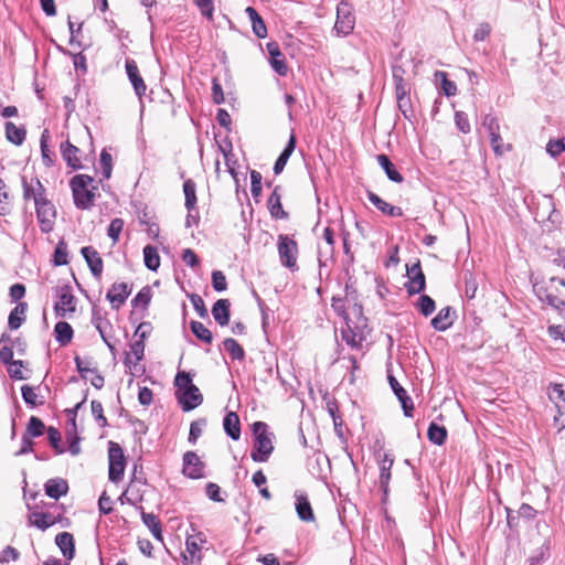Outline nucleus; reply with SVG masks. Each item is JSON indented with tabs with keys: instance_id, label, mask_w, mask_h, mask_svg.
I'll return each instance as SVG.
<instances>
[{
	"instance_id": "obj_1",
	"label": "nucleus",
	"mask_w": 565,
	"mask_h": 565,
	"mask_svg": "<svg viewBox=\"0 0 565 565\" xmlns=\"http://www.w3.org/2000/svg\"><path fill=\"white\" fill-rule=\"evenodd\" d=\"M265 422H254L252 424V433L254 437V446L250 458L255 462H266L274 451V433L269 431Z\"/></svg>"
},
{
	"instance_id": "obj_2",
	"label": "nucleus",
	"mask_w": 565,
	"mask_h": 565,
	"mask_svg": "<svg viewBox=\"0 0 565 565\" xmlns=\"http://www.w3.org/2000/svg\"><path fill=\"white\" fill-rule=\"evenodd\" d=\"M94 182L88 174H76L70 181L74 204L79 210H89L94 205L96 188L88 189Z\"/></svg>"
},
{
	"instance_id": "obj_3",
	"label": "nucleus",
	"mask_w": 565,
	"mask_h": 565,
	"mask_svg": "<svg viewBox=\"0 0 565 565\" xmlns=\"http://www.w3.org/2000/svg\"><path fill=\"white\" fill-rule=\"evenodd\" d=\"M51 509L60 510L58 513H53L51 510L45 512L31 511L29 514V525H32L41 531H46L49 527L61 524L63 527L70 525V520L64 516L65 508L62 504L50 503Z\"/></svg>"
},
{
	"instance_id": "obj_4",
	"label": "nucleus",
	"mask_w": 565,
	"mask_h": 565,
	"mask_svg": "<svg viewBox=\"0 0 565 565\" xmlns=\"http://www.w3.org/2000/svg\"><path fill=\"white\" fill-rule=\"evenodd\" d=\"M126 458L121 446L115 441L108 443V479L110 482L118 483L122 480Z\"/></svg>"
},
{
	"instance_id": "obj_5",
	"label": "nucleus",
	"mask_w": 565,
	"mask_h": 565,
	"mask_svg": "<svg viewBox=\"0 0 565 565\" xmlns=\"http://www.w3.org/2000/svg\"><path fill=\"white\" fill-rule=\"evenodd\" d=\"M277 248L281 264L290 270L297 269V242L286 234H280L278 235Z\"/></svg>"
},
{
	"instance_id": "obj_6",
	"label": "nucleus",
	"mask_w": 565,
	"mask_h": 565,
	"mask_svg": "<svg viewBox=\"0 0 565 565\" xmlns=\"http://www.w3.org/2000/svg\"><path fill=\"white\" fill-rule=\"evenodd\" d=\"M55 295L57 297V301L54 303L56 317L65 318L67 313L72 315L76 311V298L68 284L57 287Z\"/></svg>"
},
{
	"instance_id": "obj_7",
	"label": "nucleus",
	"mask_w": 565,
	"mask_h": 565,
	"mask_svg": "<svg viewBox=\"0 0 565 565\" xmlns=\"http://www.w3.org/2000/svg\"><path fill=\"white\" fill-rule=\"evenodd\" d=\"M355 25V17L348 2L341 1L337 7L334 31L339 35H349Z\"/></svg>"
},
{
	"instance_id": "obj_8",
	"label": "nucleus",
	"mask_w": 565,
	"mask_h": 565,
	"mask_svg": "<svg viewBox=\"0 0 565 565\" xmlns=\"http://www.w3.org/2000/svg\"><path fill=\"white\" fill-rule=\"evenodd\" d=\"M36 218L42 233H50L54 228L56 209L51 201L35 205Z\"/></svg>"
},
{
	"instance_id": "obj_9",
	"label": "nucleus",
	"mask_w": 565,
	"mask_h": 565,
	"mask_svg": "<svg viewBox=\"0 0 565 565\" xmlns=\"http://www.w3.org/2000/svg\"><path fill=\"white\" fill-rule=\"evenodd\" d=\"M175 398L183 412H191L203 402V396L196 385H191L186 390L175 392Z\"/></svg>"
},
{
	"instance_id": "obj_10",
	"label": "nucleus",
	"mask_w": 565,
	"mask_h": 565,
	"mask_svg": "<svg viewBox=\"0 0 565 565\" xmlns=\"http://www.w3.org/2000/svg\"><path fill=\"white\" fill-rule=\"evenodd\" d=\"M204 462L193 451H186L183 455L182 472L190 479H200L204 477Z\"/></svg>"
},
{
	"instance_id": "obj_11",
	"label": "nucleus",
	"mask_w": 565,
	"mask_h": 565,
	"mask_svg": "<svg viewBox=\"0 0 565 565\" xmlns=\"http://www.w3.org/2000/svg\"><path fill=\"white\" fill-rule=\"evenodd\" d=\"M387 380L392 391L401 403L403 413L406 417H413L414 403L412 397L407 394L406 390L398 383L392 374L387 375Z\"/></svg>"
},
{
	"instance_id": "obj_12",
	"label": "nucleus",
	"mask_w": 565,
	"mask_h": 565,
	"mask_svg": "<svg viewBox=\"0 0 565 565\" xmlns=\"http://www.w3.org/2000/svg\"><path fill=\"white\" fill-rule=\"evenodd\" d=\"M125 68L130 84L134 87L135 94L141 100L142 96L146 94L147 86L142 76L139 73L138 65L135 60L127 58L125 62Z\"/></svg>"
},
{
	"instance_id": "obj_13",
	"label": "nucleus",
	"mask_w": 565,
	"mask_h": 565,
	"mask_svg": "<svg viewBox=\"0 0 565 565\" xmlns=\"http://www.w3.org/2000/svg\"><path fill=\"white\" fill-rule=\"evenodd\" d=\"M132 286L126 282H115L108 290L106 298L111 303L113 309L118 310L130 296Z\"/></svg>"
},
{
	"instance_id": "obj_14",
	"label": "nucleus",
	"mask_w": 565,
	"mask_h": 565,
	"mask_svg": "<svg viewBox=\"0 0 565 565\" xmlns=\"http://www.w3.org/2000/svg\"><path fill=\"white\" fill-rule=\"evenodd\" d=\"M269 54V64L271 68L280 76H286L288 66L277 42L271 41L266 44Z\"/></svg>"
},
{
	"instance_id": "obj_15",
	"label": "nucleus",
	"mask_w": 565,
	"mask_h": 565,
	"mask_svg": "<svg viewBox=\"0 0 565 565\" xmlns=\"http://www.w3.org/2000/svg\"><path fill=\"white\" fill-rule=\"evenodd\" d=\"M81 254L89 267L92 275L99 279L104 268V263L99 253L93 246H84L81 248Z\"/></svg>"
},
{
	"instance_id": "obj_16",
	"label": "nucleus",
	"mask_w": 565,
	"mask_h": 565,
	"mask_svg": "<svg viewBox=\"0 0 565 565\" xmlns=\"http://www.w3.org/2000/svg\"><path fill=\"white\" fill-rule=\"evenodd\" d=\"M456 310L452 307L447 306L440 309L439 312L430 320V324L436 331L444 332L454 324Z\"/></svg>"
},
{
	"instance_id": "obj_17",
	"label": "nucleus",
	"mask_w": 565,
	"mask_h": 565,
	"mask_svg": "<svg viewBox=\"0 0 565 565\" xmlns=\"http://www.w3.org/2000/svg\"><path fill=\"white\" fill-rule=\"evenodd\" d=\"M295 509L298 518L303 522H312L315 520V513L308 495L303 492H295Z\"/></svg>"
},
{
	"instance_id": "obj_18",
	"label": "nucleus",
	"mask_w": 565,
	"mask_h": 565,
	"mask_svg": "<svg viewBox=\"0 0 565 565\" xmlns=\"http://www.w3.org/2000/svg\"><path fill=\"white\" fill-rule=\"evenodd\" d=\"M60 151L62 154L63 160L66 162V164L72 168L73 170H81L84 168L82 164V161L77 157L79 152V148L71 143L68 140L65 142H62L60 146Z\"/></svg>"
},
{
	"instance_id": "obj_19",
	"label": "nucleus",
	"mask_w": 565,
	"mask_h": 565,
	"mask_svg": "<svg viewBox=\"0 0 565 565\" xmlns=\"http://www.w3.org/2000/svg\"><path fill=\"white\" fill-rule=\"evenodd\" d=\"M44 492L49 498L58 500L67 494L68 483L60 477L51 478L44 483Z\"/></svg>"
},
{
	"instance_id": "obj_20",
	"label": "nucleus",
	"mask_w": 565,
	"mask_h": 565,
	"mask_svg": "<svg viewBox=\"0 0 565 565\" xmlns=\"http://www.w3.org/2000/svg\"><path fill=\"white\" fill-rule=\"evenodd\" d=\"M280 189L281 188L279 185L275 186L270 196L268 198L267 206L273 218L287 220L289 214L282 209L281 195L279 193Z\"/></svg>"
},
{
	"instance_id": "obj_21",
	"label": "nucleus",
	"mask_w": 565,
	"mask_h": 565,
	"mask_svg": "<svg viewBox=\"0 0 565 565\" xmlns=\"http://www.w3.org/2000/svg\"><path fill=\"white\" fill-rule=\"evenodd\" d=\"M212 316L214 320L221 326H227L231 319V302L228 299H218L212 307Z\"/></svg>"
},
{
	"instance_id": "obj_22",
	"label": "nucleus",
	"mask_w": 565,
	"mask_h": 565,
	"mask_svg": "<svg viewBox=\"0 0 565 565\" xmlns=\"http://www.w3.org/2000/svg\"><path fill=\"white\" fill-rule=\"evenodd\" d=\"M367 199L379 211L385 215L393 217H399L403 215V210L399 206L391 205L372 191H367Z\"/></svg>"
},
{
	"instance_id": "obj_23",
	"label": "nucleus",
	"mask_w": 565,
	"mask_h": 565,
	"mask_svg": "<svg viewBox=\"0 0 565 565\" xmlns=\"http://www.w3.org/2000/svg\"><path fill=\"white\" fill-rule=\"evenodd\" d=\"M55 544L61 550L63 556L71 561L75 556V542L70 532H61L55 536Z\"/></svg>"
},
{
	"instance_id": "obj_24",
	"label": "nucleus",
	"mask_w": 565,
	"mask_h": 565,
	"mask_svg": "<svg viewBox=\"0 0 565 565\" xmlns=\"http://www.w3.org/2000/svg\"><path fill=\"white\" fill-rule=\"evenodd\" d=\"M296 143H297L296 136H295V134H291L284 150L280 152V154L278 156V158L275 161L273 170L276 175L281 173L282 170L285 169L290 156L292 154V152L296 149Z\"/></svg>"
},
{
	"instance_id": "obj_25",
	"label": "nucleus",
	"mask_w": 565,
	"mask_h": 565,
	"mask_svg": "<svg viewBox=\"0 0 565 565\" xmlns=\"http://www.w3.org/2000/svg\"><path fill=\"white\" fill-rule=\"evenodd\" d=\"M223 428L225 434L233 440L241 437V422L235 412H228L223 418Z\"/></svg>"
},
{
	"instance_id": "obj_26",
	"label": "nucleus",
	"mask_w": 565,
	"mask_h": 565,
	"mask_svg": "<svg viewBox=\"0 0 565 565\" xmlns=\"http://www.w3.org/2000/svg\"><path fill=\"white\" fill-rule=\"evenodd\" d=\"M245 12L250 20L253 33L259 39H265L267 36V26L264 19L253 7H247Z\"/></svg>"
},
{
	"instance_id": "obj_27",
	"label": "nucleus",
	"mask_w": 565,
	"mask_h": 565,
	"mask_svg": "<svg viewBox=\"0 0 565 565\" xmlns=\"http://www.w3.org/2000/svg\"><path fill=\"white\" fill-rule=\"evenodd\" d=\"M205 543V537L203 533H198L196 535L188 536L185 541V551L190 555L191 562L196 561L198 563L201 561V545Z\"/></svg>"
},
{
	"instance_id": "obj_28",
	"label": "nucleus",
	"mask_w": 565,
	"mask_h": 565,
	"mask_svg": "<svg viewBox=\"0 0 565 565\" xmlns=\"http://www.w3.org/2000/svg\"><path fill=\"white\" fill-rule=\"evenodd\" d=\"M139 509L141 511V520L143 524L149 529V531L151 532L156 540L162 542V527L158 516L153 513L145 512L142 507H140Z\"/></svg>"
},
{
	"instance_id": "obj_29",
	"label": "nucleus",
	"mask_w": 565,
	"mask_h": 565,
	"mask_svg": "<svg viewBox=\"0 0 565 565\" xmlns=\"http://www.w3.org/2000/svg\"><path fill=\"white\" fill-rule=\"evenodd\" d=\"M377 162L381 166V168L384 170L386 177L388 180L395 182V183H402L404 178L399 173V171L396 169L392 160L387 154H379L377 156Z\"/></svg>"
},
{
	"instance_id": "obj_30",
	"label": "nucleus",
	"mask_w": 565,
	"mask_h": 565,
	"mask_svg": "<svg viewBox=\"0 0 565 565\" xmlns=\"http://www.w3.org/2000/svg\"><path fill=\"white\" fill-rule=\"evenodd\" d=\"M28 310V303L20 301L11 310L8 318V326L11 330L19 329L25 320V312Z\"/></svg>"
},
{
	"instance_id": "obj_31",
	"label": "nucleus",
	"mask_w": 565,
	"mask_h": 565,
	"mask_svg": "<svg viewBox=\"0 0 565 565\" xmlns=\"http://www.w3.org/2000/svg\"><path fill=\"white\" fill-rule=\"evenodd\" d=\"M74 337V330L72 326L66 321H58L54 327V338L60 345H67Z\"/></svg>"
},
{
	"instance_id": "obj_32",
	"label": "nucleus",
	"mask_w": 565,
	"mask_h": 565,
	"mask_svg": "<svg viewBox=\"0 0 565 565\" xmlns=\"http://www.w3.org/2000/svg\"><path fill=\"white\" fill-rule=\"evenodd\" d=\"M6 138L8 141L15 146H21L26 136V130L23 126H15L12 121H7L4 125Z\"/></svg>"
},
{
	"instance_id": "obj_33",
	"label": "nucleus",
	"mask_w": 565,
	"mask_h": 565,
	"mask_svg": "<svg viewBox=\"0 0 565 565\" xmlns=\"http://www.w3.org/2000/svg\"><path fill=\"white\" fill-rule=\"evenodd\" d=\"M448 436V431L445 426L438 425L435 422H431L427 429V438L428 440L437 446H441L446 443Z\"/></svg>"
},
{
	"instance_id": "obj_34",
	"label": "nucleus",
	"mask_w": 565,
	"mask_h": 565,
	"mask_svg": "<svg viewBox=\"0 0 565 565\" xmlns=\"http://www.w3.org/2000/svg\"><path fill=\"white\" fill-rule=\"evenodd\" d=\"M183 193H184V206L189 212H193L196 210V184L192 179H186L183 182Z\"/></svg>"
},
{
	"instance_id": "obj_35",
	"label": "nucleus",
	"mask_w": 565,
	"mask_h": 565,
	"mask_svg": "<svg viewBox=\"0 0 565 565\" xmlns=\"http://www.w3.org/2000/svg\"><path fill=\"white\" fill-rule=\"evenodd\" d=\"M143 262L145 266L151 270L157 271L160 267V256L158 249L153 245H146L143 247Z\"/></svg>"
},
{
	"instance_id": "obj_36",
	"label": "nucleus",
	"mask_w": 565,
	"mask_h": 565,
	"mask_svg": "<svg viewBox=\"0 0 565 565\" xmlns=\"http://www.w3.org/2000/svg\"><path fill=\"white\" fill-rule=\"evenodd\" d=\"M341 335L342 340L351 348L360 349L362 347V333L353 330L349 322H347V328L342 329Z\"/></svg>"
},
{
	"instance_id": "obj_37",
	"label": "nucleus",
	"mask_w": 565,
	"mask_h": 565,
	"mask_svg": "<svg viewBox=\"0 0 565 565\" xmlns=\"http://www.w3.org/2000/svg\"><path fill=\"white\" fill-rule=\"evenodd\" d=\"M551 211L548 216L542 221V228L544 232H553L557 230L562 223V214L555 209L553 203L550 202Z\"/></svg>"
},
{
	"instance_id": "obj_38",
	"label": "nucleus",
	"mask_w": 565,
	"mask_h": 565,
	"mask_svg": "<svg viewBox=\"0 0 565 565\" xmlns=\"http://www.w3.org/2000/svg\"><path fill=\"white\" fill-rule=\"evenodd\" d=\"M223 348L230 354L232 360L243 361L245 359V351L235 339L226 338L223 341Z\"/></svg>"
},
{
	"instance_id": "obj_39",
	"label": "nucleus",
	"mask_w": 565,
	"mask_h": 565,
	"mask_svg": "<svg viewBox=\"0 0 565 565\" xmlns=\"http://www.w3.org/2000/svg\"><path fill=\"white\" fill-rule=\"evenodd\" d=\"M405 289L409 296L422 294L426 289V278L424 273L411 276L405 284Z\"/></svg>"
},
{
	"instance_id": "obj_40",
	"label": "nucleus",
	"mask_w": 565,
	"mask_h": 565,
	"mask_svg": "<svg viewBox=\"0 0 565 565\" xmlns=\"http://www.w3.org/2000/svg\"><path fill=\"white\" fill-rule=\"evenodd\" d=\"M52 264L56 267L68 264L67 244L64 239L57 242L52 255Z\"/></svg>"
},
{
	"instance_id": "obj_41",
	"label": "nucleus",
	"mask_w": 565,
	"mask_h": 565,
	"mask_svg": "<svg viewBox=\"0 0 565 565\" xmlns=\"http://www.w3.org/2000/svg\"><path fill=\"white\" fill-rule=\"evenodd\" d=\"M190 329L194 337L200 341L207 344L212 343L213 334L202 322L192 320L190 322Z\"/></svg>"
},
{
	"instance_id": "obj_42",
	"label": "nucleus",
	"mask_w": 565,
	"mask_h": 565,
	"mask_svg": "<svg viewBox=\"0 0 565 565\" xmlns=\"http://www.w3.org/2000/svg\"><path fill=\"white\" fill-rule=\"evenodd\" d=\"M47 427H45L43 420L36 416H31L29 418L26 429L24 431L25 435H29L32 438L41 437Z\"/></svg>"
},
{
	"instance_id": "obj_43",
	"label": "nucleus",
	"mask_w": 565,
	"mask_h": 565,
	"mask_svg": "<svg viewBox=\"0 0 565 565\" xmlns=\"http://www.w3.org/2000/svg\"><path fill=\"white\" fill-rule=\"evenodd\" d=\"M415 307L424 317H429L436 309V302L430 296L422 294Z\"/></svg>"
},
{
	"instance_id": "obj_44",
	"label": "nucleus",
	"mask_w": 565,
	"mask_h": 565,
	"mask_svg": "<svg viewBox=\"0 0 565 565\" xmlns=\"http://www.w3.org/2000/svg\"><path fill=\"white\" fill-rule=\"evenodd\" d=\"M403 68L401 66L393 68V79L395 84V93L397 96H406L408 95L409 89L407 88V84L403 78Z\"/></svg>"
},
{
	"instance_id": "obj_45",
	"label": "nucleus",
	"mask_w": 565,
	"mask_h": 565,
	"mask_svg": "<svg viewBox=\"0 0 565 565\" xmlns=\"http://www.w3.org/2000/svg\"><path fill=\"white\" fill-rule=\"evenodd\" d=\"M152 292L149 286L142 287L131 300V306L135 308H147L151 301Z\"/></svg>"
},
{
	"instance_id": "obj_46",
	"label": "nucleus",
	"mask_w": 565,
	"mask_h": 565,
	"mask_svg": "<svg viewBox=\"0 0 565 565\" xmlns=\"http://www.w3.org/2000/svg\"><path fill=\"white\" fill-rule=\"evenodd\" d=\"M435 75H436L437 78H440V89H441V92L447 97L455 96L456 93H457V86H456V84L452 81H450L448 78L447 73L443 72V71H437Z\"/></svg>"
},
{
	"instance_id": "obj_47",
	"label": "nucleus",
	"mask_w": 565,
	"mask_h": 565,
	"mask_svg": "<svg viewBox=\"0 0 565 565\" xmlns=\"http://www.w3.org/2000/svg\"><path fill=\"white\" fill-rule=\"evenodd\" d=\"M47 434V441L51 445V447L55 450L56 454H63L65 449L62 447V436L57 428L50 426L46 429Z\"/></svg>"
},
{
	"instance_id": "obj_48",
	"label": "nucleus",
	"mask_w": 565,
	"mask_h": 565,
	"mask_svg": "<svg viewBox=\"0 0 565 565\" xmlns=\"http://www.w3.org/2000/svg\"><path fill=\"white\" fill-rule=\"evenodd\" d=\"M47 139H49V130L45 129L42 132L41 139H40L42 161H43L45 167H52L54 161H53V154H52V152H51V150L49 149V146H47Z\"/></svg>"
},
{
	"instance_id": "obj_49",
	"label": "nucleus",
	"mask_w": 565,
	"mask_h": 565,
	"mask_svg": "<svg viewBox=\"0 0 565 565\" xmlns=\"http://www.w3.org/2000/svg\"><path fill=\"white\" fill-rule=\"evenodd\" d=\"M21 395L24 403L31 408L44 404V401H38V394L34 392V388L28 384L21 387Z\"/></svg>"
},
{
	"instance_id": "obj_50",
	"label": "nucleus",
	"mask_w": 565,
	"mask_h": 565,
	"mask_svg": "<svg viewBox=\"0 0 565 565\" xmlns=\"http://www.w3.org/2000/svg\"><path fill=\"white\" fill-rule=\"evenodd\" d=\"M207 420L205 418H199L191 423L188 440L190 444H195L199 437L202 435L203 428L206 426Z\"/></svg>"
},
{
	"instance_id": "obj_51",
	"label": "nucleus",
	"mask_w": 565,
	"mask_h": 565,
	"mask_svg": "<svg viewBox=\"0 0 565 565\" xmlns=\"http://www.w3.org/2000/svg\"><path fill=\"white\" fill-rule=\"evenodd\" d=\"M0 362L10 366L23 367L24 362L22 360H13V350L11 347L3 345L0 349Z\"/></svg>"
},
{
	"instance_id": "obj_52",
	"label": "nucleus",
	"mask_w": 565,
	"mask_h": 565,
	"mask_svg": "<svg viewBox=\"0 0 565 565\" xmlns=\"http://www.w3.org/2000/svg\"><path fill=\"white\" fill-rule=\"evenodd\" d=\"M99 162L102 166V174L104 179H109L113 172V158L106 149L102 150L99 156Z\"/></svg>"
},
{
	"instance_id": "obj_53",
	"label": "nucleus",
	"mask_w": 565,
	"mask_h": 565,
	"mask_svg": "<svg viewBox=\"0 0 565 565\" xmlns=\"http://www.w3.org/2000/svg\"><path fill=\"white\" fill-rule=\"evenodd\" d=\"M191 385H194L191 374L185 371H179L174 377V386L177 387V392L186 390Z\"/></svg>"
},
{
	"instance_id": "obj_54",
	"label": "nucleus",
	"mask_w": 565,
	"mask_h": 565,
	"mask_svg": "<svg viewBox=\"0 0 565 565\" xmlns=\"http://www.w3.org/2000/svg\"><path fill=\"white\" fill-rule=\"evenodd\" d=\"M190 301L193 305L194 310L198 312L199 317L205 319L209 317L207 309L205 307L204 300L198 294L188 295Z\"/></svg>"
},
{
	"instance_id": "obj_55",
	"label": "nucleus",
	"mask_w": 565,
	"mask_h": 565,
	"mask_svg": "<svg viewBox=\"0 0 565 565\" xmlns=\"http://www.w3.org/2000/svg\"><path fill=\"white\" fill-rule=\"evenodd\" d=\"M92 415L100 427H106L108 425L107 418L104 416L103 404L99 401H92L90 403Z\"/></svg>"
},
{
	"instance_id": "obj_56",
	"label": "nucleus",
	"mask_w": 565,
	"mask_h": 565,
	"mask_svg": "<svg viewBox=\"0 0 565 565\" xmlns=\"http://www.w3.org/2000/svg\"><path fill=\"white\" fill-rule=\"evenodd\" d=\"M195 6L200 9L201 14L206 20L212 21L214 17V0H194Z\"/></svg>"
},
{
	"instance_id": "obj_57",
	"label": "nucleus",
	"mask_w": 565,
	"mask_h": 565,
	"mask_svg": "<svg viewBox=\"0 0 565 565\" xmlns=\"http://www.w3.org/2000/svg\"><path fill=\"white\" fill-rule=\"evenodd\" d=\"M455 124L458 130L462 134H469L471 130L468 116L465 111L457 110L455 113Z\"/></svg>"
},
{
	"instance_id": "obj_58",
	"label": "nucleus",
	"mask_w": 565,
	"mask_h": 565,
	"mask_svg": "<svg viewBox=\"0 0 565 565\" xmlns=\"http://www.w3.org/2000/svg\"><path fill=\"white\" fill-rule=\"evenodd\" d=\"M212 287L217 292H222L227 289V281L223 271L214 270L212 273Z\"/></svg>"
},
{
	"instance_id": "obj_59",
	"label": "nucleus",
	"mask_w": 565,
	"mask_h": 565,
	"mask_svg": "<svg viewBox=\"0 0 565 565\" xmlns=\"http://www.w3.org/2000/svg\"><path fill=\"white\" fill-rule=\"evenodd\" d=\"M124 228V221L121 218H114L108 225L107 235L113 242H117L119 239V235Z\"/></svg>"
},
{
	"instance_id": "obj_60",
	"label": "nucleus",
	"mask_w": 565,
	"mask_h": 565,
	"mask_svg": "<svg viewBox=\"0 0 565 565\" xmlns=\"http://www.w3.org/2000/svg\"><path fill=\"white\" fill-rule=\"evenodd\" d=\"M391 480V469L385 465H380V477L379 484L383 491V494L386 497L388 494V482Z\"/></svg>"
},
{
	"instance_id": "obj_61",
	"label": "nucleus",
	"mask_w": 565,
	"mask_h": 565,
	"mask_svg": "<svg viewBox=\"0 0 565 565\" xmlns=\"http://www.w3.org/2000/svg\"><path fill=\"white\" fill-rule=\"evenodd\" d=\"M546 152L553 158L565 152V139L550 140L546 145Z\"/></svg>"
},
{
	"instance_id": "obj_62",
	"label": "nucleus",
	"mask_w": 565,
	"mask_h": 565,
	"mask_svg": "<svg viewBox=\"0 0 565 565\" xmlns=\"http://www.w3.org/2000/svg\"><path fill=\"white\" fill-rule=\"evenodd\" d=\"M262 174L256 170L250 171V192L257 199L262 193Z\"/></svg>"
},
{
	"instance_id": "obj_63",
	"label": "nucleus",
	"mask_w": 565,
	"mask_h": 565,
	"mask_svg": "<svg viewBox=\"0 0 565 565\" xmlns=\"http://www.w3.org/2000/svg\"><path fill=\"white\" fill-rule=\"evenodd\" d=\"M205 494L213 502H223L224 498L221 497V488L214 482H209L205 486Z\"/></svg>"
},
{
	"instance_id": "obj_64",
	"label": "nucleus",
	"mask_w": 565,
	"mask_h": 565,
	"mask_svg": "<svg viewBox=\"0 0 565 565\" xmlns=\"http://www.w3.org/2000/svg\"><path fill=\"white\" fill-rule=\"evenodd\" d=\"M482 126L487 129L489 135L500 132V125L497 117L488 114L482 120Z\"/></svg>"
}]
</instances>
